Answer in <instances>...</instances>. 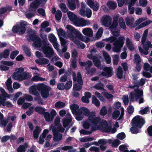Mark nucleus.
<instances>
[{"label":"nucleus","instance_id":"e2e57ef3","mask_svg":"<svg viewBox=\"0 0 152 152\" xmlns=\"http://www.w3.org/2000/svg\"><path fill=\"white\" fill-rule=\"evenodd\" d=\"M61 17L62 13L59 10H57L55 16L56 19L57 20H61Z\"/></svg>","mask_w":152,"mask_h":152},{"label":"nucleus","instance_id":"c03bdc74","mask_svg":"<svg viewBox=\"0 0 152 152\" xmlns=\"http://www.w3.org/2000/svg\"><path fill=\"white\" fill-rule=\"evenodd\" d=\"M72 119L71 118H66L63 120V125L64 128H66L71 122Z\"/></svg>","mask_w":152,"mask_h":152},{"label":"nucleus","instance_id":"e433bc0d","mask_svg":"<svg viewBox=\"0 0 152 152\" xmlns=\"http://www.w3.org/2000/svg\"><path fill=\"white\" fill-rule=\"evenodd\" d=\"M142 44L143 45L144 49L146 51L148 50L149 48H152V45L150 41H148Z\"/></svg>","mask_w":152,"mask_h":152},{"label":"nucleus","instance_id":"c756f323","mask_svg":"<svg viewBox=\"0 0 152 152\" xmlns=\"http://www.w3.org/2000/svg\"><path fill=\"white\" fill-rule=\"evenodd\" d=\"M60 121V119L59 117H56L54 120V125H51L49 127V129L50 130H51V129L52 130L54 127H55L56 129H57L56 126H58L60 124H59Z\"/></svg>","mask_w":152,"mask_h":152},{"label":"nucleus","instance_id":"0e129e2a","mask_svg":"<svg viewBox=\"0 0 152 152\" xmlns=\"http://www.w3.org/2000/svg\"><path fill=\"white\" fill-rule=\"evenodd\" d=\"M59 6L63 12L66 13L68 11V9L64 3H62L60 4Z\"/></svg>","mask_w":152,"mask_h":152},{"label":"nucleus","instance_id":"a211bd4d","mask_svg":"<svg viewBox=\"0 0 152 152\" xmlns=\"http://www.w3.org/2000/svg\"><path fill=\"white\" fill-rule=\"evenodd\" d=\"M73 79L74 82H77L81 85H83V84L82 75L79 72H77V76H76L75 73H73Z\"/></svg>","mask_w":152,"mask_h":152},{"label":"nucleus","instance_id":"f704fd0d","mask_svg":"<svg viewBox=\"0 0 152 152\" xmlns=\"http://www.w3.org/2000/svg\"><path fill=\"white\" fill-rule=\"evenodd\" d=\"M41 131L40 127L37 126L36 127V129L33 131V137L34 138H37L39 136V134L40 133Z\"/></svg>","mask_w":152,"mask_h":152},{"label":"nucleus","instance_id":"9d476101","mask_svg":"<svg viewBox=\"0 0 152 152\" xmlns=\"http://www.w3.org/2000/svg\"><path fill=\"white\" fill-rule=\"evenodd\" d=\"M88 118L91 125L97 126L101 120L100 117H95V113L94 112H91V115L88 117Z\"/></svg>","mask_w":152,"mask_h":152},{"label":"nucleus","instance_id":"603ef678","mask_svg":"<svg viewBox=\"0 0 152 152\" xmlns=\"http://www.w3.org/2000/svg\"><path fill=\"white\" fill-rule=\"evenodd\" d=\"M10 51L8 49L4 50L1 54L2 58H8L10 54Z\"/></svg>","mask_w":152,"mask_h":152},{"label":"nucleus","instance_id":"69168bd1","mask_svg":"<svg viewBox=\"0 0 152 152\" xmlns=\"http://www.w3.org/2000/svg\"><path fill=\"white\" fill-rule=\"evenodd\" d=\"M58 34L61 35L63 37L67 38V34L64 31L63 29L61 28H60L59 29L58 31Z\"/></svg>","mask_w":152,"mask_h":152},{"label":"nucleus","instance_id":"c9c22d12","mask_svg":"<svg viewBox=\"0 0 152 152\" xmlns=\"http://www.w3.org/2000/svg\"><path fill=\"white\" fill-rule=\"evenodd\" d=\"M12 7H2L0 9V17L1 16L2 14L5 13L7 11H10L12 10Z\"/></svg>","mask_w":152,"mask_h":152},{"label":"nucleus","instance_id":"79ce46f5","mask_svg":"<svg viewBox=\"0 0 152 152\" xmlns=\"http://www.w3.org/2000/svg\"><path fill=\"white\" fill-rule=\"evenodd\" d=\"M86 37V39H88L85 40V36H83L81 33L80 32L78 36H77V37L76 39H78L81 41L88 42L89 41L90 39L89 38H88L87 37Z\"/></svg>","mask_w":152,"mask_h":152},{"label":"nucleus","instance_id":"774afa93","mask_svg":"<svg viewBox=\"0 0 152 152\" xmlns=\"http://www.w3.org/2000/svg\"><path fill=\"white\" fill-rule=\"evenodd\" d=\"M107 109L106 106H103L100 110V114L101 115L104 116L107 114Z\"/></svg>","mask_w":152,"mask_h":152},{"label":"nucleus","instance_id":"c85d7f7f","mask_svg":"<svg viewBox=\"0 0 152 152\" xmlns=\"http://www.w3.org/2000/svg\"><path fill=\"white\" fill-rule=\"evenodd\" d=\"M104 85L101 81L96 84L94 86V88L97 90H101L105 91L106 90L104 88Z\"/></svg>","mask_w":152,"mask_h":152},{"label":"nucleus","instance_id":"7c9ffc66","mask_svg":"<svg viewBox=\"0 0 152 152\" xmlns=\"http://www.w3.org/2000/svg\"><path fill=\"white\" fill-rule=\"evenodd\" d=\"M34 111L39 114L43 115L45 112L46 109L40 106H37L34 108Z\"/></svg>","mask_w":152,"mask_h":152},{"label":"nucleus","instance_id":"f3484780","mask_svg":"<svg viewBox=\"0 0 152 152\" xmlns=\"http://www.w3.org/2000/svg\"><path fill=\"white\" fill-rule=\"evenodd\" d=\"M54 136L53 139L55 142L59 141L61 140L62 138V134H58V131L55 127H53L52 130Z\"/></svg>","mask_w":152,"mask_h":152},{"label":"nucleus","instance_id":"58836bf2","mask_svg":"<svg viewBox=\"0 0 152 152\" xmlns=\"http://www.w3.org/2000/svg\"><path fill=\"white\" fill-rule=\"evenodd\" d=\"M107 5L109 9L111 10H114L117 7L116 3L113 1H108L107 2Z\"/></svg>","mask_w":152,"mask_h":152},{"label":"nucleus","instance_id":"13d9d810","mask_svg":"<svg viewBox=\"0 0 152 152\" xmlns=\"http://www.w3.org/2000/svg\"><path fill=\"white\" fill-rule=\"evenodd\" d=\"M93 61L95 66L97 67L98 68H99V67L101 65V63L100 60L98 59L96 57L93 60ZM99 69H102L101 67H100Z\"/></svg>","mask_w":152,"mask_h":152},{"label":"nucleus","instance_id":"a18cd8bd","mask_svg":"<svg viewBox=\"0 0 152 152\" xmlns=\"http://www.w3.org/2000/svg\"><path fill=\"white\" fill-rule=\"evenodd\" d=\"M86 70V74L87 75L90 74L93 75L96 72V69L95 68H92L91 69L88 68L85 69Z\"/></svg>","mask_w":152,"mask_h":152},{"label":"nucleus","instance_id":"393cba45","mask_svg":"<svg viewBox=\"0 0 152 152\" xmlns=\"http://www.w3.org/2000/svg\"><path fill=\"white\" fill-rule=\"evenodd\" d=\"M126 43L128 49L130 51H133L134 49V47L132 41L128 38L126 39Z\"/></svg>","mask_w":152,"mask_h":152},{"label":"nucleus","instance_id":"de8ad7c7","mask_svg":"<svg viewBox=\"0 0 152 152\" xmlns=\"http://www.w3.org/2000/svg\"><path fill=\"white\" fill-rule=\"evenodd\" d=\"M134 20V18L133 17H132L129 18V17H127L125 18L126 23L127 26H129L130 24H133Z\"/></svg>","mask_w":152,"mask_h":152},{"label":"nucleus","instance_id":"412c9836","mask_svg":"<svg viewBox=\"0 0 152 152\" xmlns=\"http://www.w3.org/2000/svg\"><path fill=\"white\" fill-rule=\"evenodd\" d=\"M80 13L82 16L84 17L86 16L88 18H90L92 15V11L89 8H87L86 10L80 9Z\"/></svg>","mask_w":152,"mask_h":152},{"label":"nucleus","instance_id":"09e8293b","mask_svg":"<svg viewBox=\"0 0 152 152\" xmlns=\"http://www.w3.org/2000/svg\"><path fill=\"white\" fill-rule=\"evenodd\" d=\"M73 42L76 44L79 48H80L82 49H83L85 48V45L77 39L75 40Z\"/></svg>","mask_w":152,"mask_h":152},{"label":"nucleus","instance_id":"9b49d317","mask_svg":"<svg viewBox=\"0 0 152 152\" xmlns=\"http://www.w3.org/2000/svg\"><path fill=\"white\" fill-rule=\"evenodd\" d=\"M56 114V111L53 109L51 111L50 114L48 112H45L43 115L46 121L47 122H49L53 120Z\"/></svg>","mask_w":152,"mask_h":152},{"label":"nucleus","instance_id":"0eeeda50","mask_svg":"<svg viewBox=\"0 0 152 152\" xmlns=\"http://www.w3.org/2000/svg\"><path fill=\"white\" fill-rule=\"evenodd\" d=\"M39 88L42 97L44 98H48L49 95L50 88L44 83H41L40 86Z\"/></svg>","mask_w":152,"mask_h":152},{"label":"nucleus","instance_id":"7ed1b4c3","mask_svg":"<svg viewBox=\"0 0 152 152\" xmlns=\"http://www.w3.org/2000/svg\"><path fill=\"white\" fill-rule=\"evenodd\" d=\"M70 109L72 113L75 115V118L78 121L82 120L83 118L81 107L79 109V106L74 104L70 106Z\"/></svg>","mask_w":152,"mask_h":152},{"label":"nucleus","instance_id":"1a4fd4ad","mask_svg":"<svg viewBox=\"0 0 152 152\" xmlns=\"http://www.w3.org/2000/svg\"><path fill=\"white\" fill-rule=\"evenodd\" d=\"M43 53L45 55V57L50 58L54 55V51L52 48L47 45H44L42 47Z\"/></svg>","mask_w":152,"mask_h":152},{"label":"nucleus","instance_id":"cd10ccee","mask_svg":"<svg viewBox=\"0 0 152 152\" xmlns=\"http://www.w3.org/2000/svg\"><path fill=\"white\" fill-rule=\"evenodd\" d=\"M24 69L22 67H20L18 68H17L15 69L16 72H14L12 75V78L13 79H16V77H17L16 75L17 74H15V73H17L18 74L17 75H19L23 73L24 71Z\"/></svg>","mask_w":152,"mask_h":152},{"label":"nucleus","instance_id":"49530a36","mask_svg":"<svg viewBox=\"0 0 152 152\" xmlns=\"http://www.w3.org/2000/svg\"><path fill=\"white\" fill-rule=\"evenodd\" d=\"M78 83L74 84L73 86V90L74 91H79L82 88V86Z\"/></svg>","mask_w":152,"mask_h":152},{"label":"nucleus","instance_id":"2f4dec72","mask_svg":"<svg viewBox=\"0 0 152 152\" xmlns=\"http://www.w3.org/2000/svg\"><path fill=\"white\" fill-rule=\"evenodd\" d=\"M67 16L69 20L73 23L74 22L75 19L77 17V16L73 12L70 11L68 12H67Z\"/></svg>","mask_w":152,"mask_h":152},{"label":"nucleus","instance_id":"6ab92c4d","mask_svg":"<svg viewBox=\"0 0 152 152\" xmlns=\"http://www.w3.org/2000/svg\"><path fill=\"white\" fill-rule=\"evenodd\" d=\"M67 5L69 9L73 10L76 8L77 5L78 4V0H67Z\"/></svg>","mask_w":152,"mask_h":152},{"label":"nucleus","instance_id":"6e6d98bb","mask_svg":"<svg viewBox=\"0 0 152 152\" xmlns=\"http://www.w3.org/2000/svg\"><path fill=\"white\" fill-rule=\"evenodd\" d=\"M23 50L26 55L28 57H30L31 56V49L26 46L23 48Z\"/></svg>","mask_w":152,"mask_h":152},{"label":"nucleus","instance_id":"4be33fe9","mask_svg":"<svg viewBox=\"0 0 152 152\" xmlns=\"http://www.w3.org/2000/svg\"><path fill=\"white\" fill-rule=\"evenodd\" d=\"M125 38L124 36H121L118 37L117 40L113 43V45H115L121 48L123 46Z\"/></svg>","mask_w":152,"mask_h":152},{"label":"nucleus","instance_id":"bb28decb","mask_svg":"<svg viewBox=\"0 0 152 152\" xmlns=\"http://www.w3.org/2000/svg\"><path fill=\"white\" fill-rule=\"evenodd\" d=\"M28 147V144L25 142L23 145H20L17 149V152H25L26 149Z\"/></svg>","mask_w":152,"mask_h":152},{"label":"nucleus","instance_id":"3c124183","mask_svg":"<svg viewBox=\"0 0 152 152\" xmlns=\"http://www.w3.org/2000/svg\"><path fill=\"white\" fill-rule=\"evenodd\" d=\"M92 103L97 107H99L100 105L99 101L94 95L93 96L92 99Z\"/></svg>","mask_w":152,"mask_h":152},{"label":"nucleus","instance_id":"473e14b6","mask_svg":"<svg viewBox=\"0 0 152 152\" xmlns=\"http://www.w3.org/2000/svg\"><path fill=\"white\" fill-rule=\"evenodd\" d=\"M41 131L40 127L37 126L36 127V129L33 131V137L34 138H37L39 136V134L40 133Z\"/></svg>","mask_w":152,"mask_h":152},{"label":"nucleus","instance_id":"b1692460","mask_svg":"<svg viewBox=\"0 0 152 152\" xmlns=\"http://www.w3.org/2000/svg\"><path fill=\"white\" fill-rule=\"evenodd\" d=\"M35 61L36 63L39 65L47 64L49 62L48 59L44 58H39Z\"/></svg>","mask_w":152,"mask_h":152},{"label":"nucleus","instance_id":"680f3d73","mask_svg":"<svg viewBox=\"0 0 152 152\" xmlns=\"http://www.w3.org/2000/svg\"><path fill=\"white\" fill-rule=\"evenodd\" d=\"M111 32L113 35L114 37H115V38L117 39V38L119 36L120 34V31L119 30H110Z\"/></svg>","mask_w":152,"mask_h":152},{"label":"nucleus","instance_id":"f03ea898","mask_svg":"<svg viewBox=\"0 0 152 152\" xmlns=\"http://www.w3.org/2000/svg\"><path fill=\"white\" fill-rule=\"evenodd\" d=\"M27 25L26 22L21 21L19 24H17L13 26L12 28V31L14 33L22 35L25 33L26 31V26Z\"/></svg>","mask_w":152,"mask_h":152},{"label":"nucleus","instance_id":"dca6fc26","mask_svg":"<svg viewBox=\"0 0 152 152\" xmlns=\"http://www.w3.org/2000/svg\"><path fill=\"white\" fill-rule=\"evenodd\" d=\"M103 70L104 71L102 72L101 73V75L102 76L108 77H111L113 75L112 69L110 67H104Z\"/></svg>","mask_w":152,"mask_h":152},{"label":"nucleus","instance_id":"a19ab883","mask_svg":"<svg viewBox=\"0 0 152 152\" xmlns=\"http://www.w3.org/2000/svg\"><path fill=\"white\" fill-rule=\"evenodd\" d=\"M104 56L107 64H110L111 62V58L110 56L106 52H103Z\"/></svg>","mask_w":152,"mask_h":152},{"label":"nucleus","instance_id":"864d4df0","mask_svg":"<svg viewBox=\"0 0 152 152\" xmlns=\"http://www.w3.org/2000/svg\"><path fill=\"white\" fill-rule=\"evenodd\" d=\"M152 22V20H147L138 26H137V28H138V29L141 28L148 25L149 24L151 23Z\"/></svg>","mask_w":152,"mask_h":152},{"label":"nucleus","instance_id":"6e6552de","mask_svg":"<svg viewBox=\"0 0 152 152\" xmlns=\"http://www.w3.org/2000/svg\"><path fill=\"white\" fill-rule=\"evenodd\" d=\"M47 0H34L30 4L31 8L34 9V10H31V11L35 12L36 10L39 7L40 4L44 5Z\"/></svg>","mask_w":152,"mask_h":152},{"label":"nucleus","instance_id":"5701e85b","mask_svg":"<svg viewBox=\"0 0 152 152\" xmlns=\"http://www.w3.org/2000/svg\"><path fill=\"white\" fill-rule=\"evenodd\" d=\"M15 74H17L16 79H19L21 81L28 79L30 77L29 73L27 74L24 72L19 75H17L18 74L17 73H15Z\"/></svg>","mask_w":152,"mask_h":152},{"label":"nucleus","instance_id":"423d86ee","mask_svg":"<svg viewBox=\"0 0 152 152\" xmlns=\"http://www.w3.org/2000/svg\"><path fill=\"white\" fill-rule=\"evenodd\" d=\"M29 39L33 42V45L36 48H40L42 45V41L39 37L34 33L29 34Z\"/></svg>","mask_w":152,"mask_h":152},{"label":"nucleus","instance_id":"f8f14e48","mask_svg":"<svg viewBox=\"0 0 152 152\" xmlns=\"http://www.w3.org/2000/svg\"><path fill=\"white\" fill-rule=\"evenodd\" d=\"M100 128L103 132L107 133L110 132L112 126L110 125H109L107 122L104 120L101 123Z\"/></svg>","mask_w":152,"mask_h":152},{"label":"nucleus","instance_id":"a878e982","mask_svg":"<svg viewBox=\"0 0 152 152\" xmlns=\"http://www.w3.org/2000/svg\"><path fill=\"white\" fill-rule=\"evenodd\" d=\"M83 33L85 35L90 37H91L93 35V32L91 28H87L83 29Z\"/></svg>","mask_w":152,"mask_h":152},{"label":"nucleus","instance_id":"2eb2a0df","mask_svg":"<svg viewBox=\"0 0 152 152\" xmlns=\"http://www.w3.org/2000/svg\"><path fill=\"white\" fill-rule=\"evenodd\" d=\"M87 5L94 11H98L99 8V4L96 1L95 3L92 0H87Z\"/></svg>","mask_w":152,"mask_h":152},{"label":"nucleus","instance_id":"ddd939ff","mask_svg":"<svg viewBox=\"0 0 152 152\" xmlns=\"http://www.w3.org/2000/svg\"><path fill=\"white\" fill-rule=\"evenodd\" d=\"M112 20V18L110 16L105 15L102 17L101 21L104 26L108 27L111 25Z\"/></svg>","mask_w":152,"mask_h":152},{"label":"nucleus","instance_id":"20e7f679","mask_svg":"<svg viewBox=\"0 0 152 152\" xmlns=\"http://www.w3.org/2000/svg\"><path fill=\"white\" fill-rule=\"evenodd\" d=\"M66 28L67 37H69L70 39L73 42L77 39L76 37L78 36L80 32L70 25H67Z\"/></svg>","mask_w":152,"mask_h":152},{"label":"nucleus","instance_id":"ea45409f","mask_svg":"<svg viewBox=\"0 0 152 152\" xmlns=\"http://www.w3.org/2000/svg\"><path fill=\"white\" fill-rule=\"evenodd\" d=\"M123 72L122 67L121 66H118L117 69L116 75L119 79H121L122 78Z\"/></svg>","mask_w":152,"mask_h":152},{"label":"nucleus","instance_id":"39448f33","mask_svg":"<svg viewBox=\"0 0 152 152\" xmlns=\"http://www.w3.org/2000/svg\"><path fill=\"white\" fill-rule=\"evenodd\" d=\"M143 96V91L138 88L135 89L132 92L129 96L131 100L134 101L135 100L137 101L139 98Z\"/></svg>","mask_w":152,"mask_h":152},{"label":"nucleus","instance_id":"5fc2aeb1","mask_svg":"<svg viewBox=\"0 0 152 152\" xmlns=\"http://www.w3.org/2000/svg\"><path fill=\"white\" fill-rule=\"evenodd\" d=\"M65 106V104L64 103L58 101L56 102L55 104V107L57 108H61L64 107Z\"/></svg>","mask_w":152,"mask_h":152},{"label":"nucleus","instance_id":"4c0bfd02","mask_svg":"<svg viewBox=\"0 0 152 152\" xmlns=\"http://www.w3.org/2000/svg\"><path fill=\"white\" fill-rule=\"evenodd\" d=\"M81 109L82 111V113L83 116H89L91 115V112H90V110L87 108L83 107H81Z\"/></svg>","mask_w":152,"mask_h":152},{"label":"nucleus","instance_id":"f257e3e1","mask_svg":"<svg viewBox=\"0 0 152 152\" xmlns=\"http://www.w3.org/2000/svg\"><path fill=\"white\" fill-rule=\"evenodd\" d=\"M144 119L140 115H136L132 119L131 123L132 127L130 130L132 134H137L139 132V128H141L145 124Z\"/></svg>","mask_w":152,"mask_h":152},{"label":"nucleus","instance_id":"338daca9","mask_svg":"<svg viewBox=\"0 0 152 152\" xmlns=\"http://www.w3.org/2000/svg\"><path fill=\"white\" fill-rule=\"evenodd\" d=\"M117 39L115 37H114L113 36H111L110 37L108 38H106L104 39V41L106 42H109L112 43L115 42V41Z\"/></svg>","mask_w":152,"mask_h":152},{"label":"nucleus","instance_id":"4d7b16f0","mask_svg":"<svg viewBox=\"0 0 152 152\" xmlns=\"http://www.w3.org/2000/svg\"><path fill=\"white\" fill-rule=\"evenodd\" d=\"M118 23L116 21L113 20L112 24L110 25V26L109 27V28L110 30H117L116 28L118 25Z\"/></svg>","mask_w":152,"mask_h":152},{"label":"nucleus","instance_id":"aec40b11","mask_svg":"<svg viewBox=\"0 0 152 152\" xmlns=\"http://www.w3.org/2000/svg\"><path fill=\"white\" fill-rule=\"evenodd\" d=\"M73 23L75 26H84L87 24L86 21L83 18H80L78 17L77 18Z\"/></svg>","mask_w":152,"mask_h":152},{"label":"nucleus","instance_id":"8fccbe9b","mask_svg":"<svg viewBox=\"0 0 152 152\" xmlns=\"http://www.w3.org/2000/svg\"><path fill=\"white\" fill-rule=\"evenodd\" d=\"M91 126V124L88 118V119L83 123V127L85 129H89Z\"/></svg>","mask_w":152,"mask_h":152},{"label":"nucleus","instance_id":"bf43d9fd","mask_svg":"<svg viewBox=\"0 0 152 152\" xmlns=\"http://www.w3.org/2000/svg\"><path fill=\"white\" fill-rule=\"evenodd\" d=\"M113 64L114 65H117L118 64L119 59V56L118 55L115 54L113 56Z\"/></svg>","mask_w":152,"mask_h":152},{"label":"nucleus","instance_id":"72a5a7b5","mask_svg":"<svg viewBox=\"0 0 152 152\" xmlns=\"http://www.w3.org/2000/svg\"><path fill=\"white\" fill-rule=\"evenodd\" d=\"M41 131L40 127L37 126L36 127V129L33 131V137L34 138H37L39 136V134L40 133Z\"/></svg>","mask_w":152,"mask_h":152},{"label":"nucleus","instance_id":"4468645a","mask_svg":"<svg viewBox=\"0 0 152 152\" xmlns=\"http://www.w3.org/2000/svg\"><path fill=\"white\" fill-rule=\"evenodd\" d=\"M41 84H39L37 85H33L31 86L29 88V92L30 94L36 96H38L39 95V94L37 91H39L40 89L39 87L40 86Z\"/></svg>","mask_w":152,"mask_h":152},{"label":"nucleus","instance_id":"052dcab7","mask_svg":"<svg viewBox=\"0 0 152 152\" xmlns=\"http://www.w3.org/2000/svg\"><path fill=\"white\" fill-rule=\"evenodd\" d=\"M72 80L67 81L64 85L65 89L66 90H68L70 89L72 86Z\"/></svg>","mask_w":152,"mask_h":152},{"label":"nucleus","instance_id":"37998d69","mask_svg":"<svg viewBox=\"0 0 152 152\" xmlns=\"http://www.w3.org/2000/svg\"><path fill=\"white\" fill-rule=\"evenodd\" d=\"M143 69L146 71H150V72L152 73V66L151 67L150 65L147 63H145L143 66Z\"/></svg>","mask_w":152,"mask_h":152}]
</instances>
